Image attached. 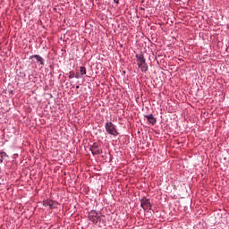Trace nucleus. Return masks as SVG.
I'll list each match as a JSON object with an SVG mask.
<instances>
[{"mask_svg":"<svg viewBox=\"0 0 229 229\" xmlns=\"http://www.w3.org/2000/svg\"><path fill=\"white\" fill-rule=\"evenodd\" d=\"M6 158H8L6 152H0V164H3V160H6Z\"/></svg>","mask_w":229,"mask_h":229,"instance_id":"9","label":"nucleus"},{"mask_svg":"<svg viewBox=\"0 0 229 229\" xmlns=\"http://www.w3.org/2000/svg\"><path fill=\"white\" fill-rule=\"evenodd\" d=\"M137 65L140 67L141 72H148V64H146V58L144 57V54H137Z\"/></svg>","mask_w":229,"mask_h":229,"instance_id":"1","label":"nucleus"},{"mask_svg":"<svg viewBox=\"0 0 229 229\" xmlns=\"http://www.w3.org/2000/svg\"><path fill=\"white\" fill-rule=\"evenodd\" d=\"M76 89H80V86H76Z\"/></svg>","mask_w":229,"mask_h":229,"instance_id":"14","label":"nucleus"},{"mask_svg":"<svg viewBox=\"0 0 229 229\" xmlns=\"http://www.w3.org/2000/svg\"><path fill=\"white\" fill-rule=\"evenodd\" d=\"M74 76H75L74 72H70L69 78H70V79H72V78H74Z\"/></svg>","mask_w":229,"mask_h":229,"instance_id":"11","label":"nucleus"},{"mask_svg":"<svg viewBox=\"0 0 229 229\" xmlns=\"http://www.w3.org/2000/svg\"><path fill=\"white\" fill-rule=\"evenodd\" d=\"M80 72L81 76H85V74H87V68H85L84 66H81Z\"/></svg>","mask_w":229,"mask_h":229,"instance_id":"10","label":"nucleus"},{"mask_svg":"<svg viewBox=\"0 0 229 229\" xmlns=\"http://www.w3.org/2000/svg\"><path fill=\"white\" fill-rule=\"evenodd\" d=\"M43 207H49L50 210H53L58 207V202L54 200H45L43 201Z\"/></svg>","mask_w":229,"mask_h":229,"instance_id":"5","label":"nucleus"},{"mask_svg":"<svg viewBox=\"0 0 229 229\" xmlns=\"http://www.w3.org/2000/svg\"><path fill=\"white\" fill-rule=\"evenodd\" d=\"M146 119H148V123H150V124H156L157 123V118H155V116H153V114H147L145 115Z\"/></svg>","mask_w":229,"mask_h":229,"instance_id":"8","label":"nucleus"},{"mask_svg":"<svg viewBox=\"0 0 229 229\" xmlns=\"http://www.w3.org/2000/svg\"><path fill=\"white\" fill-rule=\"evenodd\" d=\"M74 78H76L77 80L80 79V74H75Z\"/></svg>","mask_w":229,"mask_h":229,"instance_id":"12","label":"nucleus"},{"mask_svg":"<svg viewBox=\"0 0 229 229\" xmlns=\"http://www.w3.org/2000/svg\"><path fill=\"white\" fill-rule=\"evenodd\" d=\"M140 207L143 208V210H151V202L149 201V199L143 198L140 199Z\"/></svg>","mask_w":229,"mask_h":229,"instance_id":"4","label":"nucleus"},{"mask_svg":"<svg viewBox=\"0 0 229 229\" xmlns=\"http://www.w3.org/2000/svg\"><path fill=\"white\" fill-rule=\"evenodd\" d=\"M114 1L115 3H117V4L119 3V0H114Z\"/></svg>","mask_w":229,"mask_h":229,"instance_id":"13","label":"nucleus"},{"mask_svg":"<svg viewBox=\"0 0 229 229\" xmlns=\"http://www.w3.org/2000/svg\"><path fill=\"white\" fill-rule=\"evenodd\" d=\"M30 58H34L36 61H33L34 64H38V65H44V58L38 55H31Z\"/></svg>","mask_w":229,"mask_h":229,"instance_id":"6","label":"nucleus"},{"mask_svg":"<svg viewBox=\"0 0 229 229\" xmlns=\"http://www.w3.org/2000/svg\"><path fill=\"white\" fill-rule=\"evenodd\" d=\"M90 149L93 155H101V149H99V145H98V143H94Z\"/></svg>","mask_w":229,"mask_h":229,"instance_id":"7","label":"nucleus"},{"mask_svg":"<svg viewBox=\"0 0 229 229\" xmlns=\"http://www.w3.org/2000/svg\"><path fill=\"white\" fill-rule=\"evenodd\" d=\"M105 128L109 135H113L114 137H117L119 135L117 129H115V125L112 122H107L105 125Z\"/></svg>","mask_w":229,"mask_h":229,"instance_id":"2","label":"nucleus"},{"mask_svg":"<svg viewBox=\"0 0 229 229\" xmlns=\"http://www.w3.org/2000/svg\"><path fill=\"white\" fill-rule=\"evenodd\" d=\"M88 217L89 219V221H92V223L94 225H98V222L99 221L100 219V216H99V214L97 213L96 210H91L89 212V215H88Z\"/></svg>","mask_w":229,"mask_h":229,"instance_id":"3","label":"nucleus"}]
</instances>
